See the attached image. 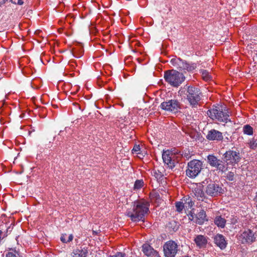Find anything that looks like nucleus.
Instances as JSON below:
<instances>
[{"mask_svg": "<svg viewBox=\"0 0 257 257\" xmlns=\"http://www.w3.org/2000/svg\"><path fill=\"white\" fill-rule=\"evenodd\" d=\"M63 132V131H60V132H59V135H61V133H62Z\"/></svg>", "mask_w": 257, "mask_h": 257, "instance_id": "obj_41", "label": "nucleus"}, {"mask_svg": "<svg viewBox=\"0 0 257 257\" xmlns=\"http://www.w3.org/2000/svg\"><path fill=\"white\" fill-rule=\"evenodd\" d=\"M152 174L158 182H162L164 179L163 174L158 170L154 169L152 171Z\"/></svg>", "mask_w": 257, "mask_h": 257, "instance_id": "obj_24", "label": "nucleus"}, {"mask_svg": "<svg viewBox=\"0 0 257 257\" xmlns=\"http://www.w3.org/2000/svg\"><path fill=\"white\" fill-rule=\"evenodd\" d=\"M53 106L54 107H57V105H53Z\"/></svg>", "mask_w": 257, "mask_h": 257, "instance_id": "obj_42", "label": "nucleus"}, {"mask_svg": "<svg viewBox=\"0 0 257 257\" xmlns=\"http://www.w3.org/2000/svg\"><path fill=\"white\" fill-rule=\"evenodd\" d=\"M170 63L173 66L176 67L180 71L187 70L190 72L192 71L196 68L195 64H189L186 61L183 60L181 58L177 57L172 59Z\"/></svg>", "mask_w": 257, "mask_h": 257, "instance_id": "obj_6", "label": "nucleus"}, {"mask_svg": "<svg viewBox=\"0 0 257 257\" xmlns=\"http://www.w3.org/2000/svg\"><path fill=\"white\" fill-rule=\"evenodd\" d=\"M143 251L144 254L149 257H160L158 252L155 250L150 244H144L142 246Z\"/></svg>", "mask_w": 257, "mask_h": 257, "instance_id": "obj_15", "label": "nucleus"}, {"mask_svg": "<svg viewBox=\"0 0 257 257\" xmlns=\"http://www.w3.org/2000/svg\"><path fill=\"white\" fill-rule=\"evenodd\" d=\"M226 220L221 216H216L214 219V223L219 227L223 228L225 227Z\"/></svg>", "mask_w": 257, "mask_h": 257, "instance_id": "obj_22", "label": "nucleus"}, {"mask_svg": "<svg viewBox=\"0 0 257 257\" xmlns=\"http://www.w3.org/2000/svg\"><path fill=\"white\" fill-rule=\"evenodd\" d=\"M194 194L197 197V199L199 201H203L207 199V195L205 191L204 192L202 189L200 188H196L194 190Z\"/></svg>", "mask_w": 257, "mask_h": 257, "instance_id": "obj_19", "label": "nucleus"}, {"mask_svg": "<svg viewBox=\"0 0 257 257\" xmlns=\"http://www.w3.org/2000/svg\"><path fill=\"white\" fill-rule=\"evenodd\" d=\"M185 204H188V207H191L193 205V202L192 201L191 199L190 198V197H188L186 198L185 200Z\"/></svg>", "mask_w": 257, "mask_h": 257, "instance_id": "obj_32", "label": "nucleus"}, {"mask_svg": "<svg viewBox=\"0 0 257 257\" xmlns=\"http://www.w3.org/2000/svg\"><path fill=\"white\" fill-rule=\"evenodd\" d=\"M196 215V214H195L193 210H191L190 211V212L189 213V219L191 220H194V221H195V215Z\"/></svg>", "mask_w": 257, "mask_h": 257, "instance_id": "obj_33", "label": "nucleus"}, {"mask_svg": "<svg viewBox=\"0 0 257 257\" xmlns=\"http://www.w3.org/2000/svg\"><path fill=\"white\" fill-rule=\"evenodd\" d=\"M243 131L244 134L251 135L253 134V128L248 124L245 125L243 127Z\"/></svg>", "mask_w": 257, "mask_h": 257, "instance_id": "obj_26", "label": "nucleus"}, {"mask_svg": "<svg viewBox=\"0 0 257 257\" xmlns=\"http://www.w3.org/2000/svg\"><path fill=\"white\" fill-rule=\"evenodd\" d=\"M194 241L197 246L200 248L205 247L207 243L206 237L202 235H197L194 238Z\"/></svg>", "mask_w": 257, "mask_h": 257, "instance_id": "obj_17", "label": "nucleus"}, {"mask_svg": "<svg viewBox=\"0 0 257 257\" xmlns=\"http://www.w3.org/2000/svg\"><path fill=\"white\" fill-rule=\"evenodd\" d=\"M12 228H11V226H9V227H8L6 232L4 233V234H8V232H11L12 231Z\"/></svg>", "mask_w": 257, "mask_h": 257, "instance_id": "obj_40", "label": "nucleus"}, {"mask_svg": "<svg viewBox=\"0 0 257 257\" xmlns=\"http://www.w3.org/2000/svg\"><path fill=\"white\" fill-rule=\"evenodd\" d=\"M140 146L138 145H136L134 146L133 149V151L135 152H137L138 151H139L140 150Z\"/></svg>", "mask_w": 257, "mask_h": 257, "instance_id": "obj_38", "label": "nucleus"}, {"mask_svg": "<svg viewBox=\"0 0 257 257\" xmlns=\"http://www.w3.org/2000/svg\"><path fill=\"white\" fill-rule=\"evenodd\" d=\"M224 161L218 160L217 162L215 164L213 167L217 169V170L221 171V172H225L227 170V164H225Z\"/></svg>", "mask_w": 257, "mask_h": 257, "instance_id": "obj_20", "label": "nucleus"}, {"mask_svg": "<svg viewBox=\"0 0 257 257\" xmlns=\"http://www.w3.org/2000/svg\"><path fill=\"white\" fill-rule=\"evenodd\" d=\"M65 131H67V127L65 128Z\"/></svg>", "mask_w": 257, "mask_h": 257, "instance_id": "obj_43", "label": "nucleus"}, {"mask_svg": "<svg viewBox=\"0 0 257 257\" xmlns=\"http://www.w3.org/2000/svg\"><path fill=\"white\" fill-rule=\"evenodd\" d=\"M186 98L192 107H196L201 99L202 94L198 87L189 86L186 93Z\"/></svg>", "mask_w": 257, "mask_h": 257, "instance_id": "obj_4", "label": "nucleus"}, {"mask_svg": "<svg viewBox=\"0 0 257 257\" xmlns=\"http://www.w3.org/2000/svg\"><path fill=\"white\" fill-rule=\"evenodd\" d=\"M174 155L171 153L168 150L164 152L162 154V159L164 163L167 165L168 167L172 169L175 166L176 162L173 159Z\"/></svg>", "mask_w": 257, "mask_h": 257, "instance_id": "obj_12", "label": "nucleus"}, {"mask_svg": "<svg viewBox=\"0 0 257 257\" xmlns=\"http://www.w3.org/2000/svg\"><path fill=\"white\" fill-rule=\"evenodd\" d=\"M73 238V236L72 234H70L68 239L67 240V242H69L72 240Z\"/></svg>", "mask_w": 257, "mask_h": 257, "instance_id": "obj_39", "label": "nucleus"}, {"mask_svg": "<svg viewBox=\"0 0 257 257\" xmlns=\"http://www.w3.org/2000/svg\"><path fill=\"white\" fill-rule=\"evenodd\" d=\"M226 178L229 181H234V173L233 172H229L227 173Z\"/></svg>", "mask_w": 257, "mask_h": 257, "instance_id": "obj_29", "label": "nucleus"}, {"mask_svg": "<svg viewBox=\"0 0 257 257\" xmlns=\"http://www.w3.org/2000/svg\"><path fill=\"white\" fill-rule=\"evenodd\" d=\"M66 236V234H65V235L63 234L60 238L61 241L62 242H63V243H67V239H66L65 238Z\"/></svg>", "mask_w": 257, "mask_h": 257, "instance_id": "obj_36", "label": "nucleus"}, {"mask_svg": "<svg viewBox=\"0 0 257 257\" xmlns=\"http://www.w3.org/2000/svg\"><path fill=\"white\" fill-rule=\"evenodd\" d=\"M208 116L213 120H217L219 122L226 123L228 121H230L229 119V115L227 110L215 106V107L209 109L207 111Z\"/></svg>", "mask_w": 257, "mask_h": 257, "instance_id": "obj_2", "label": "nucleus"}, {"mask_svg": "<svg viewBox=\"0 0 257 257\" xmlns=\"http://www.w3.org/2000/svg\"><path fill=\"white\" fill-rule=\"evenodd\" d=\"M175 207L178 212L181 213L184 208V203L181 201L176 202L175 203Z\"/></svg>", "mask_w": 257, "mask_h": 257, "instance_id": "obj_27", "label": "nucleus"}, {"mask_svg": "<svg viewBox=\"0 0 257 257\" xmlns=\"http://www.w3.org/2000/svg\"><path fill=\"white\" fill-rule=\"evenodd\" d=\"M87 253L86 249H76L72 252V257H86Z\"/></svg>", "mask_w": 257, "mask_h": 257, "instance_id": "obj_21", "label": "nucleus"}, {"mask_svg": "<svg viewBox=\"0 0 257 257\" xmlns=\"http://www.w3.org/2000/svg\"><path fill=\"white\" fill-rule=\"evenodd\" d=\"M143 181L142 180H137L135 183L134 188L140 189L143 186Z\"/></svg>", "mask_w": 257, "mask_h": 257, "instance_id": "obj_30", "label": "nucleus"}, {"mask_svg": "<svg viewBox=\"0 0 257 257\" xmlns=\"http://www.w3.org/2000/svg\"><path fill=\"white\" fill-rule=\"evenodd\" d=\"M163 248L165 257H175L178 251V245L173 240L166 242Z\"/></svg>", "mask_w": 257, "mask_h": 257, "instance_id": "obj_9", "label": "nucleus"}, {"mask_svg": "<svg viewBox=\"0 0 257 257\" xmlns=\"http://www.w3.org/2000/svg\"><path fill=\"white\" fill-rule=\"evenodd\" d=\"M164 78L166 81L174 87H178L185 80L182 73L172 69L165 72Z\"/></svg>", "mask_w": 257, "mask_h": 257, "instance_id": "obj_3", "label": "nucleus"}, {"mask_svg": "<svg viewBox=\"0 0 257 257\" xmlns=\"http://www.w3.org/2000/svg\"><path fill=\"white\" fill-rule=\"evenodd\" d=\"M208 219L206 218V214L205 211L200 209L198 212L195 215V220L194 222L198 224H203L205 221H207Z\"/></svg>", "mask_w": 257, "mask_h": 257, "instance_id": "obj_16", "label": "nucleus"}, {"mask_svg": "<svg viewBox=\"0 0 257 257\" xmlns=\"http://www.w3.org/2000/svg\"><path fill=\"white\" fill-rule=\"evenodd\" d=\"M213 240L215 245L221 250L224 249L227 246V240L222 234H217L214 236Z\"/></svg>", "mask_w": 257, "mask_h": 257, "instance_id": "obj_13", "label": "nucleus"}, {"mask_svg": "<svg viewBox=\"0 0 257 257\" xmlns=\"http://www.w3.org/2000/svg\"><path fill=\"white\" fill-rule=\"evenodd\" d=\"M202 169V163L198 160H193L188 163L186 175L191 178L196 177Z\"/></svg>", "mask_w": 257, "mask_h": 257, "instance_id": "obj_5", "label": "nucleus"}, {"mask_svg": "<svg viewBox=\"0 0 257 257\" xmlns=\"http://www.w3.org/2000/svg\"><path fill=\"white\" fill-rule=\"evenodd\" d=\"M219 159L214 155H208L207 157V161L211 167H214Z\"/></svg>", "mask_w": 257, "mask_h": 257, "instance_id": "obj_25", "label": "nucleus"}, {"mask_svg": "<svg viewBox=\"0 0 257 257\" xmlns=\"http://www.w3.org/2000/svg\"><path fill=\"white\" fill-rule=\"evenodd\" d=\"M181 103L177 99H170L161 104L162 109L171 112H177L181 108Z\"/></svg>", "mask_w": 257, "mask_h": 257, "instance_id": "obj_10", "label": "nucleus"}, {"mask_svg": "<svg viewBox=\"0 0 257 257\" xmlns=\"http://www.w3.org/2000/svg\"><path fill=\"white\" fill-rule=\"evenodd\" d=\"M200 73L202 74L203 79L205 81H208L211 79L209 73L206 70H201Z\"/></svg>", "mask_w": 257, "mask_h": 257, "instance_id": "obj_28", "label": "nucleus"}, {"mask_svg": "<svg viewBox=\"0 0 257 257\" xmlns=\"http://www.w3.org/2000/svg\"><path fill=\"white\" fill-rule=\"evenodd\" d=\"M11 2L13 4H17L19 5H22L24 4L23 0H18L17 2L16 1H13V0H10Z\"/></svg>", "mask_w": 257, "mask_h": 257, "instance_id": "obj_34", "label": "nucleus"}, {"mask_svg": "<svg viewBox=\"0 0 257 257\" xmlns=\"http://www.w3.org/2000/svg\"><path fill=\"white\" fill-rule=\"evenodd\" d=\"M109 257H126V254L122 252H116L115 254Z\"/></svg>", "mask_w": 257, "mask_h": 257, "instance_id": "obj_31", "label": "nucleus"}, {"mask_svg": "<svg viewBox=\"0 0 257 257\" xmlns=\"http://www.w3.org/2000/svg\"><path fill=\"white\" fill-rule=\"evenodd\" d=\"M257 145V143H256V141L252 140L250 142V146L251 148H253L254 147H256Z\"/></svg>", "mask_w": 257, "mask_h": 257, "instance_id": "obj_35", "label": "nucleus"}, {"mask_svg": "<svg viewBox=\"0 0 257 257\" xmlns=\"http://www.w3.org/2000/svg\"><path fill=\"white\" fill-rule=\"evenodd\" d=\"M6 257H17V256L13 252H9L6 254Z\"/></svg>", "mask_w": 257, "mask_h": 257, "instance_id": "obj_37", "label": "nucleus"}, {"mask_svg": "<svg viewBox=\"0 0 257 257\" xmlns=\"http://www.w3.org/2000/svg\"><path fill=\"white\" fill-rule=\"evenodd\" d=\"M83 49L82 47H79L78 49L74 48L71 53L76 58H80L83 54Z\"/></svg>", "mask_w": 257, "mask_h": 257, "instance_id": "obj_23", "label": "nucleus"}, {"mask_svg": "<svg viewBox=\"0 0 257 257\" xmlns=\"http://www.w3.org/2000/svg\"><path fill=\"white\" fill-rule=\"evenodd\" d=\"M256 234L253 231L248 229L245 230L239 236V240L242 243L251 244L255 241Z\"/></svg>", "mask_w": 257, "mask_h": 257, "instance_id": "obj_11", "label": "nucleus"}, {"mask_svg": "<svg viewBox=\"0 0 257 257\" xmlns=\"http://www.w3.org/2000/svg\"><path fill=\"white\" fill-rule=\"evenodd\" d=\"M179 226L180 224L179 222L174 220H172L167 224L166 228L170 233H173L178 230Z\"/></svg>", "mask_w": 257, "mask_h": 257, "instance_id": "obj_18", "label": "nucleus"}, {"mask_svg": "<svg viewBox=\"0 0 257 257\" xmlns=\"http://www.w3.org/2000/svg\"><path fill=\"white\" fill-rule=\"evenodd\" d=\"M206 138L209 141H220L223 140V136L221 132L215 129H212L208 132Z\"/></svg>", "mask_w": 257, "mask_h": 257, "instance_id": "obj_14", "label": "nucleus"}, {"mask_svg": "<svg viewBox=\"0 0 257 257\" xmlns=\"http://www.w3.org/2000/svg\"><path fill=\"white\" fill-rule=\"evenodd\" d=\"M224 161L227 164L234 165L237 164L241 159V156L239 151L229 150L226 151L223 155Z\"/></svg>", "mask_w": 257, "mask_h": 257, "instance_id": "obj_7", "label": "nucleus"}, {"mask_svg": "<svg viewBox=\"0 0 257 257\" xmlns=\"http://www.w3.org/2000/svg\"><path fill=\"white\" fill-rule=\"evenodd\" d=\"M206 194L210 197H217L223 194L224 191L221 186L214 182H210L205 188Z\"/></svg>", "mask_w": 257, "mask_h": 257, "instance_id": "obj_8", "label": "nucleus"}, {"mask_svg": "<svg viewBox=\"0 0 257 257\" xmlns=\"http://www.w3.org/2000/svg\"><path fill=\"white\" fill-rule=\"evenodd\" d=\"M149 210V207L146 203L135 202L132 210H127L126 215L134 222L144 221L145 216Z\"/></svg>", "mask_w": 257, "mask_h": 257, "instance_id": "obj_1", "label": "nucleus"}]
</instances>
